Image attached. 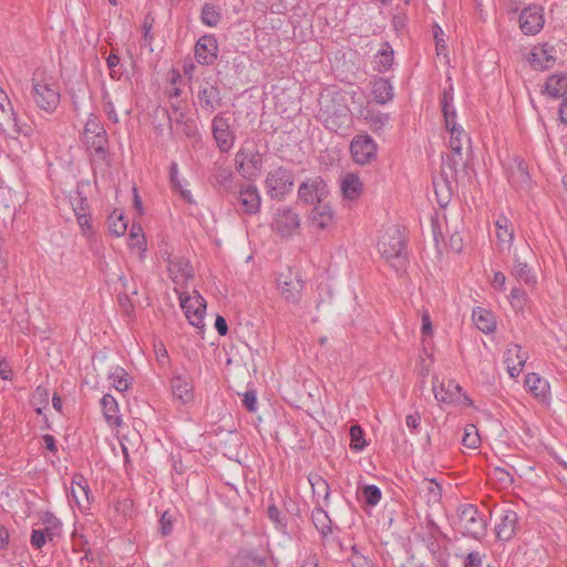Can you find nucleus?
<instances>
[{"instance_id":"nucleus-1","label":"nucleus","mask_w":567,"mask_h":567,"mask_svg":"<svg viewBox=\"0 0 567 567\" xmlns=\"http://www.w3.org/2000/svg\"><path fill=\"white\" fill-rule=\"evenodd\" d=\"M31 95L37 106L47 113H53L60 104L59 84L45 70L38 69L33 73Z\"/></svg>"},{"instance_id":"nucleus-2","label":"nucleus","mask_w":567,"mask_h":567,"mask_svg":"<svg viewBox=\"0 0 567 567\" xmlns=\"http://www.w3.org/2000/svg\"><path fill=\"white\" fill-rule=\"evenodd\" d=\"M378 249L386 262L396 271H403L408 265L405 237L395 226L384 231L378 243Z\"/></svg>"},{"instance_id":"nucleus-3","label":"nucleus","mask_w":567,"mask_h":567,"mask_svg":"<svg viewBox=\"0 0 567 567\" xmlns=\"http://www.w3.org/2000/svg\"><path fill=\"white\" fill-rule=\"evenodd\" d=\"M453 101L454 94L453 86L451 85L449 89H445L441 95V106L445 121V126L451 135L449 142L450 148L452 153H455L457 156H460V153H462L463 148V140L468 138L464 130L455 122L456 111L453 105Z\"/></svg>"},{"instance_id":"nucleus-4","label":"nucleus","mask_w":567,"mask_h":567,"mask_svg":"<svg viewBox=\"0 0 567 567\" xmlns=\"http://www.w3.org/2000/svg\"><path fill=\"white\" fill-rule=\"evenodd\" d=\"M295 181L290 169L278 166L270 169L265 178V190L274 200H282L292 190Z\"/></svg>"},{"instance_id":"nucleus-5","label":"nucleus","mask_w":567,"mask_h":567,"mask_svg":"<svg viewBox=\"0 0 567 567\" xmlns=\"http://www.w3.org/2000/svg\"><path fill=\"white\" fill-rule=\"evenodd\" d=\"M458 528L463 535L480 539L485 535L486 522L476 506L465 504L458 508Z\"/></svg>"},{"instance_id":"nucleus-6","label":"nucleus","mask_w":567,"mask_h":567,"mask_svg":"<svg viewBox=\"0 0 567 567\" xmlns=\"http://www.w3.org/2000/svg\"><path fill=\"white\" fill-rule=\"evenodd\" d=\"M68 198L82 234L90 237L93 234L90 204L80 183H78L76 187L69 193Z\"/></svg>"},{"instance_id":"nucleus-7","label":"nucleus","mask_w":567,"mask_h":567,"mask_svg":"<svg viewBox=\"0 0 567 567\" xmlns=\"http://www.w3.org/2000/svg\"><path fill=\"white\" fill-rule=\"evenodd\" d=\"M235 167L246 179H255L262 169V154L257 150L241 147L235 155Z\"/></svg>"},{"instance_id":"nucleus-8","label":"nucleus","mask_w":567,"mask_h":567,"mask_svg":"<svg viewBox=\"0 0 567 567\" xmlns=\"http://www.w3.org/2000/svg\"><path fill=\"white\" fill-rule=\"evenodd\" d=\"M0 132L12 138H16L18 135L29 137L33 134L32 126L19 123L18 114L10 100H8V105L6 103L0 105Z\"/></svg>"},{"instance_id":"nucleus-9","label":"nucleus","mask_w":567,"mask_h":567,"mask_svg":"<svg viewBox=\"0 0 567 567\" xmlns=\"http://www.w3.org/2000/svg\"><path fill=\"white\" fill-rule=\"evenodd\" d=\"M179 303L192 326L197 328L204 327L206 301L197 291H194L193 296L181 292Z\"/></svg>"},{"instance_id":"nucleus-10","label":"nucleus","mask_w":567,"mask_h":567,"mask_svg":"<svg viewBox=\"0 0 567 567\" xmlns=\"http://www.w3.org/2000/svg\"><path fill=\"white\" fill-rule=\"evenodd\" d=\"M329 189L326 182L319 177L307 178L298 188V197L308 205H318L326 202Z\"/></svg>"},{"instance_id":"nucleus-11","label":"nucleus","mask_w":567,"mask_h":567,"mask_svg":"<svg viewBox=\"0 0 567 567\" xmlns=\"http://www.w3.org/2000/svg\"><path fill=\"white\" fill-rule=\"evenodd\" d=\"M212 134L216 146L221 153L229 152L236 141L235 132L231 130L229 118L217 114L212 121Z\"/></svg>"},{"instance_id":"nucleus-12","label":"nucleus","mask_w":567,"mask_h":567,"mask_svg":"<svg viewBox=\"0 0 567 567\" xmlns=\"http://www.w3.org/2000/svg\"><path fill=\"white\" fill-rule=\"evenodd\" d=\"M197 100L200 109L208 114L221 106L220 90L216 81L204 79L198 86Z\"/></svg>"},{"instance_id":"nucleus-13","label":"nucleus","mask_w":567,"mask_h":567,"mask_svg":"<svg viewBox=\"0 0 567 567\" xmlns=\"http://www.w3.org/2000/svg\"><path fill=\"white\" fill-rule=\"evenodd\" d=\"M378 146L368 134L355 135L350 144V152L357 164H369L377 156Z\"/></svg>"},{"instance_id":"nucleus-14","label":"nucleus","mask_w":567,"mask_h":567,"mask_svg":"<svg viewBox=\"0 0 567 567\" xmlns=\"http://www.w3.org/2000/svg\"><path fill=\"white\" fill-rule=\"evenodd\" d=\"M532 256L529 246H524L522 251H516L514 255V266L511 275L518 281L524 282L526 286L534 288L537 285V277L527 262V257Z\"/></svg>"},{"instance_id":"nucleus-15","label":"nucleus","mask_w":567,"mask_h":567,"mask_svg":"<svg viewBox=\"0 0 567 567\" xmlns=\"http://www.w3.org/2000/svg\"><path fill=\"white\" fill-rule=\"evenodd\" d=\"M527 60L535 70L551 69L557 61V49L548 42L535 45Z\"/></svg>"},{"instance_id":"nucleus-16","label":"nucleus","mask_w":567,"mask_h":567,"mask_svg":"<svg viewBox=\"0 0 567 567\" xmlns=\"http://www.w3.org/2000/svg\"><path fill=\"white\" fill-rule=\"evenodd\" d=\"M277 281L281 296L287 302L296 303L300 300L303 281L298 271L289 269L287 274H281Z\"/></svg>"},{"instance_id":"nucleus-17","label":"nucleus","mask_w":567,"mask_h":567,"mask_svg":"<svg viewBox=\"0 0 567 567\" xmlns=\"http://www.w3.org/2000/svg\"><path fill=\"white\" fill-rule=\"evenodd\" d=\"M300 227V218L298 214L289 208L282 207L278 209L272 223V229L281 237H291Z\"/></svg>"},{"instance_id":"nucleus-18","label":"nucleus","mask_w":567,"mask_h":567,"mask_svg":"<svg viewBox=\"0 0 567 567\" xmlns=\"http://www.w3.org/2000/svg\"><path fill=\"white\" fill-rule=\"evenodd\" d=\"M218 55V42L213 34L200 37L195 44V59L202 65H212Z\"/></svg>"},{"instance_id":"nucleus-19","label":"nucleus","mask_w":567,"mask_h":567,"mask_svg":"<svg viewBox=\"0 0 567 567\" xmlns=\"http://www.w3.org/2000/svg\"><path fill=\"white\" fill-rule=\"evenodd\" d=\"M433 393L436 401L441 403H455L461 400L462 388L454 380L439 382L437 379L433 381Z\"/></svg>"},{"instance_id":"nucleus-20","label":"nucleus","mask_w":567,"mask_h":567,"mask_svg":"<svg viewBox=\"0 0 567 567\" xmlns=\"http://www.w3.org/2000/svg\"><path fill=\"white\" fill-rule=\"evenodd\" d=\"M238 200L245 214L255 215L260 210L261 197L254 184H246L240 187Z\"/></svg>"},{"instance_id":"nucleus-21","label":"nucleus","mask_w":567,"mask_h":567,"mask_svg":"<svg viewBox=\"0 0 567 567\" xmlns=\"http://www.w3.org/2000/svg\"><path fill=\"white\" fill-rule=\"evenodd\" d=\"M527 359V353L518 344H511L506 349L504 352V363L511 378L515 379L520 374Z\"/></svg>"},{"instance_id":"nucleus-22","label":"nucleus","mask_w":567,"mask_h":567,"mask_svg":"<svg viewBox=\"0 0 567 567\" xmlns=\"http://www.w3.org/2000/svg\"><path fill=\"white\" fill-rule=\"evenodd\" d=\"M519 27L525 34H536L544 27L542 10L537 7L525 8L519 14Z\"/></svg>"},{"instance_id":"nucleus-23","label":"nucleus","mask_w":567,"mask_h":567,"mask_svg":"<svg viewBox=\"0 0 567 567\" xmlns=\"http://www.w3.org/2000/svg\"><path fill=\"white\" fill-rule=\"evenodd\" d=\"M169 278L176 285L184 286L193 276V268L188 260L178 257L167 259Z\"/></svg>"},{"instance_id":"nucleus-24","label":"nucleus","mask_w":567,"mask_h":567,"mask_svg":"<svg viewBox=\"0 0 567 567\" xmlns=\"http://www.w3.org/2000/svg\"><path fill=\"white\" fill-rule=\"evenodd\" d=\"M91 491L87 484L86 478L76 474L73 476L71 482V498L76 504V506L82 509H89L91 501Z\"/></svg>"},{"instance_id":"nucleus-25","label":"nucleus","mask_w":567,"mask_h":567,"mask_svg":"<svg viewBox=\"0 0 567 567\" xmlns=\"http://www.w3.org/2000/svg\"><path fill=\"white\" fill-rule=\"evenodd\" d=\"M227 567H267V558L256 550L240 548L231 557Z\"/></svg>"},{"instance_id":"nucleus-26","label":"nucleus","mask_w":567,"mask_h":567,"mask_svg":"<svg viewBox=\"0 0 567 567\" xmlns=\"http://www.w3.org/2000/svg\"><path fill=\"white\" fill-rule=\"evenodd\" d=\"M499 519V523H497L495 527L497 538L499 540L512 539L517 529V513L511 508L503 509Z\"/></svg>"},{"instance_id":"nucleus-27","label":"nucleus","mask_w":567,"mask_h":567,"mask_svg":"<svg viewBox=\"0 0 567 567\" xmlns=\"http://www.w3.org/2000/svg\"><path fill=\"white\" fill-rule=\"evenodd\" d=\"M171 388L174 400L183 404L190 402L194 398L193 383L188 375H175L171 380Z\"/></svg>"},{"instance_id":"nucleus-28","label":"nucleus","mask_w":567,"mask_h":567,"mask_svg":"<svg viewBox=\"0 0 567 567\" xmlns=\"http://www.w3.org/2000/svg\"><path fill=\"white\" fill-rule=\"evenodd\" d=\"M85 146L86 150L90 152V155L94 157V161H100L109 164L110 152L106 131H104L103 134H99L94 138L86 141Z\"/></svg>"},{"instance_id":"nucleus-29","label":"nucleus","mask_w":567,"mask_h":567,"mask_svg":"<svg viewBox=\"0 0 567 567\" xmlns=\"http://www.w3.org/2000/svg\"><path fill=\"white\" fill-rule=\"evenodd\" d=\"M358 115L362 117L370 126L371 131L378 135L384 133L390 124V115L383 112L372 110H358Z\"/></svg>"},{"instance_id":"nucleus-30","label":"nucleus","mask_w":567,"mask_h":567,"mask_svg":"<svg viewBox=\"0 0 567 567\" xmlns=\"http://www.w3.org/2000/svg\"><path fill=\"white\" fill-rule=\"evenodd\" d=\"M334 214L331 206L323 202L315 205L311 212V225L318 229H326L333 224Z\"/></svg>"},{"instance_id":"nucleus-31","label":"nucleus","mask_w":567,"mask_h":567,"mask_svg":"<svg viewBox=\"0 0 567 567\" xmlns=\"http://www.w3.org/2000/svg\"><path fill=\"white\" fill-rule=\"evenodd\" d=\"M371 92L374 101L381 105L391 102L394 97L393 85L384 78H378L371 82Z\"/></svg>"},{"instance_id":"nucleus-32","label":"nucleus","mask_w":567,"mask_h":567,"mask_svg":"<svg viewBox=\"0 0 567 567\" xmlns=\"http://www.w3.org/2000/svg\"><path fill=\"white\" fill-rule=\"evenodd\" d=\"M543 93L553 99L567 94V73H555L547 78Z\"/></svg>"},{"instance_id":"nucleus-33","label":"nucleus","mask_w":567,"mask_h":567,"mask_svg":"<svg viewBox=\"0 0 567 567\" xmlns=\"http://www.w3.org/2000/svg\"><path fill=\"white\" fill-rule=\"evenodd\" d=\"M525 385L528 391L540 401L549 398V383L537 373H528L525 378Z\"/></svg>"},{"instance_id":"nucleus-34","label":"nucleus","mask_w":567,"mask_h":567,"mask_svg":"<svg viewBox=\"0 0 567 567\" xmlns=\"http://www.w3.org/2000/svg\"><path fill=\"white\" fill-rule=\"evenodd\" d=\"M101 406L106 423L112 427L122 425L117 401L111 394H104L101 399Z\"/></svg>"},{"instance_id":"nucleus-35","label":"nucleus","mask_w":567,"mask_h":567,"mask_svg":"<svg viewBox=\"0 0 567 567\" xmlns=\"http://www.w3.org/2000/svg\"><path fill=\"white\" fill-rule=\"evenodd\" d=\"M171 120L175 122L176 126L185 136L192 138L198 135V128L195 120L187 116L185 112L176 105H173V115L171 116Z\"/></svg>"},{"instance_id":"nucleus-36","label":"nucleus","mask_w":567,"mask_h":567,"mask_svg":"<svg viewBox=\"0 0 567 567\" xmlns=\"http://www.w3.org/2000/svg\"><path fill=\"white\" fill-rule=\"evenodd\" d=\"M419 489L429 505L440 503L442 498V487L434 478H423Z\"/></svg>"},{"instance_id":"nucleus-37","label":"nucleus","mask_w":567,"mask_h":567,"mask_svg":"<svg viewBox=\"0 0 567 567\" xmlns=\"http://www.w3.org/2000/svg\"><path fill=\"white\" fill-rule=\"evenodd\" d=\"M509 182L519 188H524L529 184V174L527 166L523 161H515V164L509 168Z\"/></svg>"},{"instance_id":"nucleus-38","label":"nucleus","mask_w":567,"mask_h":567,"mask_svg":"<svg viewBox=\"0 0 567 567\" xmlns=\"http://www.w3.org/2000/svg\"><path fill=\"white\" fill-rule=\"evenodd\" d=\"M393 49L385 42L382 48L374 55V70L384 73L389 71L393 64Z\"/></svg>"},{"instance_id":"nucleus-39","label":"nucleus","mask_w":567,"mask_h":567,"mask_svg":"<svg viewBox=\"0 0 567 567\" xmlns=\"http://www.w3.org/2000/svg\"><path fill=\"white\" fill-rule=\"evenodd\" d=\"M341 190L346 198L355 199L362 193V183L354 174H347L341 181Z\"/></svg>"},{"instance_id":"nucleus-40","label":"nucleus","mask_w":567,"mask_h":567,"mask_svg":"<svg viewBox=\"0 0 567 567\" xmlns=\"http://www.w3.org/2000/svg\"><path fill=\"white\" fill-rule=\"evenodd\" d=\"M473 321L476 324V327L484 333L493 332L496 328V322L494 320L493 315L483 309L477 308L473 310Z\"/></svg>"},{"instance_id":"nucleus-41","label":"nucleus","mask_w":567,"mask_h":567,"mask_svg":"<svg viewBox=\"0 0 567 567\" xmlns=\"http://www.w3.org/2000/svg\"><path fill=\"white\" fill-rule=\"evenodd\" d=\"M39 517L40 523L44 526L42 530L45 532L50 540H53L55 536L60 535L62 523L58 517H55L51 512H41Z\"/></svg>"},{"instance_id":"nucleus-42","label":"nucleus","mask_w":567,"mask_h":567,"mask_svg":"<svg viewBox=\"0 0 567 567\" xmlns=\"http://www.w3.org/2000/svg\"><path fill=\"white\" fill-rule=\"evenodd\" d=\"M311 518L316 528L323 537L332 533L331 519L321 506H318L312 511Z\"/></svg>"},{"instance_id":"nucleus-43","label":"nucleus","mask_w":567,"mask_h":567,"mask_svg":"<svg viewBox=\"0 0 567 567\" xmlns=\"http://www.w3.org/2000/svg\"><path fill=\"white\" fill-rule=\"evenodd\" d=\"M496 237L502 246V248L509 249L513 239H514V231L513 229H509V221L506 217H499L496 220Z\"/></svg>"},{"instance_id":"nucleus-44","label":"nucleus","mask_w":567,"mask_h":567,"mask_svg":"<svg viewBox=\"0 0 567 567\" xmlns=\"http://www.w3.org/2000/svg\"><path fill=\"white\" fill-rule=\"evenodd\" d=\"M308 480L311 485L313 495L322 497L324 504H327L330 496V486L328 482L318 474L310 475Z\"/></svg>"},{"instance_id":"nucleus-45","label":"nucleus","mask_w":567,"mask_h":567,"mask_svg":"<svg viewBox=\"0 0 567 567\" xmlns=\"http://www.w3.org/2000/svg\"><path fill=\"white\" fill-rule=\"evenodd\" d=\"M111 385L118 392H124L128 389V373L122 367H115L109 375Z\"/></svg>"},{"instance_id":"nucleus-46","label":"nucleus","mask_w":567,"mask_h":567,"mask_svg":"<svg viewBox=\"0 0 567 567\" xmlns=\"http://www.w3.org/2000/svg\"><path fill=\"white\" fill-rule=\"evenodd\" d=\"M200 19L205 25L210 28L216 27L221 19L218 6L205 3L202 8Z\"/></svg>"},{"instance_id":"nucleus-47","label":"nucleus","mask_w":567,"mask_h":567,"mask_svg":"<svg viewBox=\"0 0 567 567\" xmlns=\"http://www.w3.org/2000/svg\"><path fill=\"white\" fill-rule=\"evenodd\" d=\"M109 229L115 236H122L127 229V220L122 213L114 210L107 218Z\"/></svg>"},{"instance_id":"nucleus-48","label":"nucleus","mask_w":567,"mask_h":567,"mask_svg":"<svg viewBox=\"0 0 567 567\" xmlns=\"http://www.w3.org/2000/svg\"><path fill=\"white\" fill-rule=\"evenodd\" d=\"M350 447L354 452H361L367 445L363 430L360 425L355 424L350 427Z\"/></svg>"},{"instance_id":"nucleus-49","label":"nucleus","mask_w":567,"mask_h":567,"mask_svg":"<svg viewBox=\"0 0 567 567\" xmlns=\"http://www.w3.org/2000/svg\"><path fill=\"white\" fill-rule=\"evenodd\" d=\"M104 131V126L96 117H89L83 130V143L85 144L86 141L94 138L99 134H103Z\"/></svg>"},{"instance_id":"nucleus-50","label":"nucleus","mask_w":567,"mask_h":567,"mask_svg":"<svg viewBox=\"0 0 567 567\" xmlns=\"http://www.w3.org/2000/svg\"><path fill=\"white\" fill-rule=\"evenodd\" d=\"M462 443L468 449H477L480 446L481 437L478 430L474 424L465 425Z\"/></svg>"},{"instance_id":"nucleus-51","label":"nucleus","mask_w":567,"mask_h":567,"mask_svg":"<svg viewBox=\"0 0 567 567\" xmlns=\"http://www.w3.org/2000/svg\"><path fill=\"white\" fill-rule=\"evenodd\" d=\"M364 502L370 506H375L381 499V489L375 485H365L362 489Z\"/></svg>"},{"instance_id":"nucleus-52","label":"nucleus","mask_w":567,"mask_h":567,"mask_svg":"<svg viewBox=\"0 0 567 567\" xmlns=\"http://www.w3.org/2000/svg\"><path fill=\"white\" fill-rule=\"evenodd\" d=\"M464 158L462 153H460V156H457L455 153L452 155H446V157H443V166L449 168L453 174H456L460 166L464 165Z\"/></svg>"},{"instance_id":"nucleus-53","label":"nucleus","mask_w":567,"mask_h":567,"mask_svg":"<svg viewBox=\"0 0 567 567\" xmlns=\"http://www.w3.org/2000/svg\"><path fill=\"white\" fill-rule=\"evenodd\" d=\"M102 102H103V109L105 111V113L107 114L109 118L113 122V123H117L118 122V116H117V113L115 111V106L113 104V101L111 99V95L109 92L104 91L103 94H102Z\"/></svg>"},{"instance_id":"nucleus-54","label":"nucleus","mask_w":567,"mask_h":567,"mask_svg":"<svg viewBox=\"0 0 567 567\" xmlns=\"http://www.w3.org/2000/svg\"><path fill=\"white\" fill-rule=\"evenodd\" d=\"M120 63V56L111 53L106 59V64L110 70V75L112 79L118 80L122 73L117 70Z\"/></svg>"},{"instance_id":"nucleus-55","label":"nucleus","mask_w":567,"mask_h":567,"mask_svg":"<svg viewBox=\"0 0 567 567\" xmlns=\"http://www.w3.org/2000/svg\"><path fill=\"white\" fill-rule=\"evenodd\" d=\"M47 539H49V538L44 530H42V529H33L32 530L30 542H31V545L35 549H41L44 546Z\"/></svg>"},{"instance_id":"nucleus-56","label":"nucleus","mask_w":567,"mask_h":567,"mask_svg":"<svg viewBox=\"0 0 567 567\" xmlns=\"http://www.w3.org/2000/svg\"><path fill=\"white\" fill-rule=\"evenodd\" d=\"M526 293L520 288H513L509 293V300L513 307L522 308L525 301Z\"/></svg>"},{"instance_id":"nucleus-57","label":"nucleus","mask_w":567,"mask_h":567,"mask_svg":"<svg viewBox=\"0 0 567 567\" xmlns=\"http://www.w3.org/2000/svg\"><path fill=\"white\" fill-rule=\"evenodd\" d=\"M243 405L249 412L257 410V395L255 391H246L243 396Z\"/></svg>"},{"instance_id":"nucleus-58","label":"nucleus","mask_w":567,"mask_h":567,"mask_svg":"<svg viewBox=\"0 0 567 567\" xmlns=\"http://www.w3.org/2000/svg\"><path fill=\"white\" fill-rule=\"evenodd\" d=\"M493 476L504 485H511L514 483V476L504 468L496 467L493 470Z\"/></svg>"},{"instance_id":"nucleus-59","label":"nucleus","mask_w":567,"mask_h":567,"mask_svg":"<svg viewBox=\"0 0 567 567\" xmlns=\"http://www.w3.org/2000/svg\"><path fill=\"white\" fill-rule=\"evenodd\" d=\"M141 233H142L141 227L133 226L131 229L130 236H131V240H132V246H135L138 249L144 250L145 249V247H144L145 240H144V236Z\"/></svg>"},{"instance_id":"nucleus-60","label":"nucleus","mask_w":567,"mask_h":567,"mask_svg":"<svg viewBox=\"0 0 567 567\" xmlns=\"http://www.w3.org/2000/svg\"><path fill=\"white\" fill-rule=\"evenodd\" d=\"M267 515H268L269 519L272 523H275L277 526H279L281 528L286 526V524L281 519V513L275 504L268 506Z\"/></svg>"},{"instance_id":"nucleus-61","label":"nucleus","mask_w":567,"mask_h":567,"mask_svg":"<svg viewBox=\"0 0 567 567\" xmlns=\"http://www.w3.org/2000/svg\"><path fill=\"white\" fill-rule=\"evenodd\" d=\"M405 424L411 433L416 434L421 425V416L419 413L409 414L405 417Z\"/></svg>"},{"instance_id":"nucleus-62","label":"nucleus","mask_w":567,"mask_h":567,"mask_svg":"<svg viewBox=\"0 0 567 567\" xmlns=\"http://www.w3.org/2000/svg\"><path fill=\"white\" fill-rule=\"evenodd\" d=\"M161 533L163 536H167L173 530L172 516L165 512L159 519Z\"/></svg>"},{"instance_id":"nucleus-63","label":"nucleus","mask_w":567,"mask_h":567,"mask_svg":"<svg viewBox=\"0 0 567 567\" xmlns=\"http://www.w3.org/2000/svg\"><path fill=\"white\" fill-rule=\"evenodd\" d=\"M482 556L478 551H471L467 554L464 560V567H481Z\"/></svg>"},{"instance_id":"nucleus-64","label":"nucleus","mask_w":567,"mask_h":567,"mask_svg":"<svg viewBox=\"0 0 567 567\" xmlns=\"http://www.w3.org/2000/svg\"><path fill=\"white\" fill-rule=\"evenodd\" d=\"M351 567H374L372 561L367 557L358 554H353L350 559Z\"/></svg>"}]
</instances>
